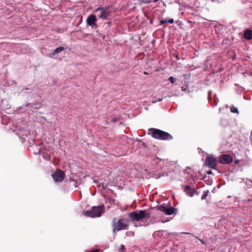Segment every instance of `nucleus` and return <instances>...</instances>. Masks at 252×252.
Listing matches in <instances>:
<instances>
[{
  "label": "nucleus",
  "instance_id": "nucleus-17",
  "mask_svg": "<svg viewBox=\"0 0 252 252\" xmlns=\"http://www.w3.org/2000/svg\"><path fill=\"white\" fill-rule=\"evenodd\" d=\"M169 80L170 81V82L171 83H174L176 81V79L175 78H174L173 77L171 76L169 78Z\"/></svg>",
  "mask_w": 252,
  "mask_h": 252
},
{
  "label": "nucleus",
  "instance_id": "nucleus-11",
  "mask_svg": "<svg viewBox=\"0 0 252 252\" xmlns=\"http://www.w3.org/2000/svg\"><path fill=\"white\" fill-rule=\"evenodd\" d=\"M185 191L186 194L190 197H192L195 192V189H191L189 186H186Z\"/></svg>",
  "mask_w": 252,
  "mask_h": 252
},
{
  "label": "nucleus",
  "instance_id": "nucleus-25",
  "mask_svg": "<svg viewBox=\"0 0 252 252\" xmlns=\"http://www.w3.org/2000/svg\"><path fill=\"white\" fill-rule=\"evenodd\" d=\"M162 101V99H158V101Z\"/></svg>",
  "mask_w": 252,
  "mask_h": 252
},
{
  "label": "nucleus",
  "instance_id": "nucleus-4",
  "mask_svg": "<svg viewBox=\"0 0 252 252\" xmlns=\"http://www.w3.org/2000/svg\"><path fill=\"white\" fill-rule=\"evenodd\" d=\"M104 212V205L99 206H94L91 211H85L83 213L84 215L87 217L96 218L101 216L102 213Z\"/></svg>",
  "mask_w": 252,
  "mask_h": 252
},
{
  "label": "nucleus",
  "instance_id": "nucleus-21",
  "mask_svg": "<svg viewBox=\"0 0 252 252\" xmlns=\"http://www.w3.org/2000/svg\"><path fill=\"white\" fill-rule=\"evenodd\" d=\"M245 74H248L249 76H252V73L251 72H245Z\"/></svg>",
  "mask_w": 252,
  "mask_h": 252
},
{
  "label": "nucleus",
  "instance_id": "nucleus-19",
  "mask_svg": "<svg viewBox=\"0 0 252 252\" xmlns=\"http://www.w3.org/2000/svg\"><path fill=\"white\" fill-rule=\"evenodd\" d=\"M111 121L112 122H117L118 121V119L117 118H113V119H112Z\"/></svg>",
  "mask_w": 252,
  "mask_h": 252
},
{
  "label": "nucleus",
  "instance_id": "nucleus-5",
  "mask_svg": "<svg viewBox=\"0 0 252 252\" xmlns=\"http://www.w3.org/2000/svg\"><path fill=\"white\" fill-rule=\"evenodd\" d=\"M94 12L97 14L98 18L102 20H107L111 13L108 7H99L94 10Z\"/></svg>",
  "mask_w": 252,
  "mask_h": 252
},
{
  "label": "nucleus",
  "instance_id": "nucleus-9",
  "mask_svg": "<svg viewBox=\"0 0 252 252\" xmlns=\"http://www.w3.org/2000/svg\"><path fill=\"white\" fill-rule=\"evenodd\" d=\"M54 181L57 182H62L64 178V174L61 170H58L52 175Z\"/></svg>",
  "mask_w": 252,
  "mask_h": 252
},
{
  "label": "nucleus",
  "instance_id": "nucleus-12",
  "mask_svg": "<svg viewBox=\"0 0 252 252\" xmlns=\"http://www.w3.org/2000/svg\"><path fill=\"white\" fill-rule=\"evenodd\" d=\"M244 37L246 39H251L252 38V31L251 30H247L244 33Z\"/></svg>",
  "mask_w": 252,
  "mask_h": 252
},
{
  "label": "nucleus",
  "instance_id": "nucleus-16",
  "mask_svg": "<svg viewBox=\"0 0 252 252\" xmlns=\"http://www.w3.org/2000/svg\"><path fill=\"white\" fill-rule=\"evenodd\" d=\"M230 110L232 113H238V109L235 107H232Z\"/></svg>",
  "mask_w": 252,
  "mask_h": 252
},
{
  "label": "nucleus",
  "instance_id": "nucleus-2",
  "mask_svg": "<svg viewBox=\"0 0 252 252\" xmlns=\"http://www.w3.org/2000/svg\"><path fill=\"white\" fill-rule=\"evenodd\" d=\"M128 216L132 221H140L144 219L150 218V214L147 210H140L130 212Z\"/></svg>",
  "mask_w": 252,
  "mask_h": 252
},
{
  "label": "nucleus",
  "instance_id": "nucleus-7",
  "mask_svg": "<svg viewBox=\"0 0 252 252\" xmlns=\"http://www.w3.org/2000/svg\"><path fill=\"white\" fill-rule=\"evenodd\" d=\"M205 164L212 169H216L217 165L216 158L213 156L207 157L206 158Z\"/></svg>",
  "mask_w": 252,
  "mask_h": 252
},
{
  "label": "nucleus",
  "instance_id": "nucleus-18",
  "mask_svg": "<svg viewBox=\"0 0 252 252\" xmlns=\"http://www.w3.org/2000/svg\"><path fill=\"white\" fill-rule=\"evenodd\" d=\"M125 250V246L123 245H121L119 248L120 252H124Z\"/></svg>",
  "mask_w": 252,
  "mask_h": 252
},
{
  "label": "nucleus",
  "instance_id": "nucleus-22",
  "mask_svg": "<svg viewBox=\"0 0 252 252\" xmlns=\"http://www.w3.org/2000/svg\"><path fill=\"white\" fill-rule=\"evenodd\" d=\"M44 158L48 160L50 159V157L49 156H44Z\"/></svg>",
  "mask_w": 252,
  "mask_h": 252
},
{
  "label": "nucleus",
  "instance_id": "nucleus-6",
  "mask_svg": "<svg viewBox=\"0 0 252 252\" xmlns=\"http://www.w3.org/2000/svg\"><path fill=\"white\" fill-rule=\"evenodd\" d=\"M158 209L167 215H172L175 212V209L173 207H168L165 204L158 206Z\"/></svg>",
  "mask_w": 252,
  "mask_h": 252
},
{
  "label": "nucleus",
  "instance_id": "nucleus-8",
  "mask_svg": "<svg viewBox=\"0 0 252 252\" xmlns=\"http://www.w3.org/2000/svg\"><path fill=\"white\" fill-rule=\"evenodd\" d=\"M233 161L232 157L228 155L223 154L220 157L219 161L222 164H229Z\"/></svg>",
  "mask_w": 252,
  "mask_h": 252
},
{
  "label": "nucleus",
  "instance_id": "nucleus-3",
  "mask_svg": "<svg viewBox=\"0 0 252 252\" xmlns=\"http://www.w3.org/2000/svg\"><path fill=\"white\" fill-rule=\"evenodd\" d=\"M128 225L129 220L127 219L123 218L117 220L116 219L114 218L113 220L112 227L113 232L127 229Z\"/></svg>",
  "mask_w": 252,
  "mask_h": 252
},
{
  "label": "nucleus",
  "instance_id": "nucleus-15",
  "mask_svg": "<svg viewBox=\"0 0 252 252\" xmlns=\"http://www.w3.org/2000/svg\"><path fill=\"white\" fill-rule=\"evenodd\" d=\"M209 192V191L208 190H207L205 191H204L201 196V199L202 200L205 199L206 198L207 196H208Z\"/></svg>",
  "mask_w": 252,
  "mask_h": 252
},
{
  "label": "nucleus",
  "instance_id": "nucleus-24",
  "mask_svg": "<svg viewBox=\"0 0 252 252\" xmlns=\"http://www.w3.org/2000/svg\"><path fill=\"white\" fill-rule=\"evenodd\" d=\"M200 241L201 242V243L202 244H204V241L203 240H200Z\"/></svg>",
  "mask_w": 252,
  "mask_h": 252
},
{
  "label": "nucleus",
  "instance_id": "nucleus-13",
  "mask_svg": "<svg viewBox=\"0 0 252 252\" xmlns=\"http://www.w3.org/2000/svg\"><path fill=\"white\" fill-rule=\"evenodd\" d=\"M173 22H174V20L173 19H168V20L165 19V20H161L160 21V23L161 24H164L167 23L172 24Z\"/></svg>",
  "mask_w": 252,
  "mask_h": 252
},
{
  "label": "nucleus",
  "instance_id": "nucleus-1",
  "mask_svg": "<svg viewBox=\"0 0 252 252\" xmlns=\"http://www.w3.org/2000/svg\"><path fill=\"white\" fill-rule=\"evenodd\" d=\"M148 134H151L153 138L158 140H170L173 139L172 136L169 133L157 128H149Z\"/></svg>",
  "mask_w": 252,
  "mask_h": 252
},
{
  "label": "nucleus",
  "instance_id": "nucleus-14",
  "mask_svg": "<svg viewBox=\"0 0 252 252\" xmlns=\"http://www.w3.org/2000/svg\"><path fill=\"white\" fill-rule=\"evenodd\" d=\"M64 50V48L63 47H59V48H57L54 52V54H58L59 53H60L61 52H62V51H63Z\"/></svg>",
  "mask_w": 252,
  "mask_h": 252
},
{
  "label": "nucleus",
  "instance_id": "nucleus-20",
  "mask_svg": "<svg viewBox=\"0 0 252 252\" xmlns=\"http://www.w3.org/2000/svg\"><path fill=\"white\" fill-rule=\"evenodd\" d=\"M158 0H147V2H150L152 1L153 2H157Z\"/></svg>",
  "mask_w": 252,
  "mask_h": 252
},
{
  "label": "nucleus",
  "instance_id": "nucleus-23",
  "mask_svg": "<svg viewBox=\"0 0 252 252\" xmlns=\"http://www.w3.org/2000/svg\"><path fill=\"white\" fill-rule=\"evenodd\" d=\"M207 173L208 174V175H210V174H212V170H209L207 172Z\"/></svg>",
  "mask_w": 252,
  "mask_h": 252
},
{
  "label": "nucleus",
  "instance_id": "nucleus-10",
  "mask_svg": "<svg viewBox=\"0 0 252 252\" xmlns=\"http://www.w3.org/2000/svg\"><path fill=\"white\" fill-rule=\"evenodd\" d=\"M96 20V16L94 14H91L86 19L87 25L89 26H93L95 24Z\"/></svg>",
  "mask_w": 252,
  "mask_h": 252
}]
</instances>
